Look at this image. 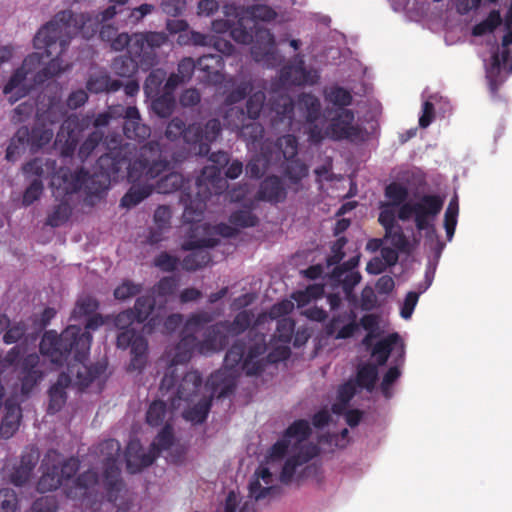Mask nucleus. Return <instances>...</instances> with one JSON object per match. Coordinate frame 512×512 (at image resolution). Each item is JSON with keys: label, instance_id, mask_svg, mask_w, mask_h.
<instances>
[{"label": "nucleus", "instance_id": "1", "mask_svg": "<svg viewBox=\"0 0 512 512\" xmlns=\"http://www.w3.org/2000/svg\"><path fill=\"white\" fill-rule=\"evenodd\" d=\"M91 343L92 335L82 333L77 325H69L59 335L53 330L44 333L39 345L41 354L58 366L67 364V372L60 373L48 391L49 413H56L65 405L70 384L74 382L83 390L105 372L102 363L87 364Z\"/></svg>", "mask_w": 512, "mask_h": 512}, {"label": "nucleus", "instance_id": "2", "mask_svg": "<svg viewBox=\"0 0 512 512\" xmlns=\"http://www.w3.org/2000/svg\"><path fill=\"white\" fill-rule=\"evenodd\" d=\"M120 142L119 136L113 137L111 143L115 145L108 146V152L98 158L97 164L107 176L119 173L127 165V177L132 186L122 197L121 206L131 208L150 196L153 190L152 185L138 182L157 178L168 170L170 162L157 141H149L141 146L134 159L130 155L135 147Z\"/></svg>", "mask_w": 512, "mask_h": 512}, {"label": "nucleus", "instance_id": "3", "mask_svg": "<svg viewBox=\"0 0 512 512\" xmlns=\"http://www.w3.org/2000/svg\"><path fill=\"white\" fill-rule=\"evenodd\" d=\"M76 21L70 10L58 12L52 20L43 25L33 38V46L41 52L33 53L24 60V65L39 61L44 56L50 59L43 69L45 76H55L63 71L60 56L68 49L75 33Z\"/></svg>", "mask_w": 512, "mask_h": 512}, {"label": "nucleus", "instance_id": "4", "mask_svg": "<svg viewBox=\"0 0 512 512\" xmlns=\"http://www.w3.org/2000/svg\"><path fill=\"white\" fill-rule=\"evenodd\" d=\"M209 161L213 164L205 166L195 180L197 197L196 200L187 205L185 212L182 214L184 223L197 224L201 222L206 210L207 200L213 194H221L226 186V181L221 177V173L222 169L229 164V154L225 151L214 152L209 156Z\"/></svg>", "mask_w": 512, "mask_h": 512}, {"label": "nucleus", "instance_id": "5", "mask_svg": "<svg viewBox=\"0 0 512 512\" xmlns=\"http://www.w3.org/2000/svg\"><path fill=\"white\" fill-rule=\"evenodd\" d=\"M230 35L234 41L240 44H250L251 56L257 63H262L268 68H274L281 63L274 35L269 29L252 24L247 17H240L232 22Z\"/></svg>", "mask_w": 512, "mask_h": 512}, {"label": "nucleus", "instance_id": "6", "mask_svg": "<svg viewBox=\"0 0 512 512\" xmlns=\"http://www.w3.org/2000/svg\"><path fill=\"white\" fill-rule=\"evenodd\" d=\"M221 131V123L216 118L208 120L204 125L193 123L186 126L181 118L174 117L166 127L165 136L171 141L182 137L196 154L206 156L210 152L211 143L221 135Z\"/></svg>", "mask_w": 512, "mask_h": 512}, {"label": "nucleus", "instance_id": "7", "mask_svg": "<svg viewBox=\"0 0 512 512\" xmlns=\"http://www.w3.org/2000/svg\"><path fill=\"white\" fill-rule=\"evenodd\" d=\"M168 35L165 32H137L131 36L126 33H118L110 47L114 51H122L127 48L128 53L138 58L142 68H151L157 64L156 50L166 44Z\"/></svg>", "mask_w": 512, "mask_h": 512}, {"label": "nucleus", "instance_id": "8", "mask_svg": "<svg viewBox=\"0 0 512 512\" xmlns=\"http://www.w3.org/2000/svg\"><path fill=\"white\" fill-rule=\"evenodd\" d=\"M266 350L264 343H254L247 348L243 340L235 341L226 352L223 372L231 378H236L241 371L247 376L260 375L266 367Z\"/></svg>", "mask_w": 512, "mask_h": 512}, {"label": "nucleus", "instance_id": "9", "mask_svg": "<svg viewBox=\"0 0 512 512\" xmlns=\"http://www.w3.org/2000/svg\"><path fill=\"white\" fill-rule=\"evenodd\" d=\"M97 178V175L91 176L84 168L72 172L69 168L61 167L52 173L50 186L56 199L65 198L82 188L90 196L101 197L107 186L105 183L98 182Z\"/></svg>", "mask_w": 512, "mask_h": 512}, {"label": "nucleus", "instance_id": "10", "mask_svg": "<svg viewBox=\"0 0 512 512\" xmlns=\"http://www.w3.org/2000/svg\"><path fill=\"white\" fill-rule=\"evenodd\" d=\"M444 199L436 194H424L417 201L408 202L398 209L397 217L407 221L413 217L418 231L434 232L438 215L443 209Z\"/></svg>", "mask_w": 512, "mask_h": 512}, {"label": "nucleus", "instance_id": "11", "mask_svg": "<svg viewBox=\"0 0 512 512\" xmlns=\"http://www.w3.org/2000/svg\"><path fill=\"white\" fill-rule=\"evenodd\" d=\"M286 459L279 480L282 484L288 485L296 476L299 483L303 478L308 477L315 468L311 465L305 466L298 474L297 471L300 467L307 464L311 459L316 457L319 453V448L315 444H305L299 448V451Z\"/></svg>", "mask_w": 512, "mask_h": 512}, {"label": "nucleus", "instance_id": "12", "mask_svg": "<svg viewBox=\"0 0 512 512\" xmlns=\"http://www.w3.org/2000/svg\"><path fill=\"white\" fill-rule=\"evenodd\" d=\"M312 429L305 419L295 420L285 430L281 439L275 442L270 448L269 455L272 459L283 458L292 448V451H299V448L305 445V442L311 435Z\"/></svg>", "mask_w": 512, "mask_h": 512}, {"label": "nucleus", "instance_id": "13", "mask_svg": "<svg viewBox=\"0 0 512 512\" xmlns=\"http://www.w3.org/2000/svg\"><path fill=\"white\" fill-rule=\"evenodd\" d=\"M279 78L283 85L313 86L318 83L320 75L316 69L306 66L303 54L297 53L280 69Z\"/></svg>", "mask_w": 512, "mask_h": 512}, {"label": "nucleus", "instance_id": "14", "mask_svg": "<svg viewBox=\"0 0 512 512\" xmlns=\"http://www.w3.org/2000/svg\"><path fill=\"white\" fill-rule=\"evenodd\" d=\"M218 243L219 240L213 237L195 239L191 236L185 240L181 248L184 251H190V254L182 260V268L191 272L207 266L211 262V255L205 248L215 247Z\"/></svg>", "mask_w": 512, "mask_h": 512}, {"label": "nucleus", "instance_id": "15", "mask_svg": "<svg viewBox=\"0 0 512 512\" xmlns=\"http://www.w3.org/2000/svg\"><path fill=\"white\" fill-rule=\"evenodd\" d=\"M118 348H131L129 371H141L147 361L148 342L141 332L135 328L119 330L116 339Z\"/></svg>", "mask_w": 512, "mask_h": 512}, {"label": "nucleus", "instance_id": "16", "mask_svg": "<svg viewBox=\"0 0 512 512\" xmlns=\"http://www.w3.org/2000/svg\"><path fill=\"white\" fill-rule=\"evenodd\" d=\"M200 341L196 335L192 333H185L182 335L180 341L174 347V354L171 359V365L167 373L160 383V390L162 392H169L177 382V376L174 374L175 369L172 367L178 364H186L190 361L192 354L196 348L199 349Z\"/></svg>", "mask_w": 512, "mask_h": 512}, {"label": "nucleus", "instance_id": "17", "mask_svg": "<svg viewBox=\"0 0 512 512\" xmlns=\"http://www.w3.org/2000/svg\"><path fill=\"white\" fill-rule=\"evenodd\" d=\"M355 114L351 109H341L333 116L325 129V135L331 140L340 141L357 138L360 134L354 125Z\"/></svg>", "mask_w": 512, "mask_h": 512}, {"label": "nucleus", "instance_id": "18", "mask_svg": "<svg viewBox=\"0 0 512 512\" xmlns=\"http://www.w3.org/2000/svg\"><path fill=\"white\" fill-rule=\"evenodd\" d=\"M229 126L232 130L239 131L240 136L247 142L248 145H252L256 148L257 145H261L263 142L264 128L258 122H250L244 124L245 113L243 109L231 108L225 116Z\"/></svg>", "mask_w": 512, "mask_h": 512}, {"label": "nucleus", "instance_id": "19", "mask_svg": "<svg viewBox=\"0 0 512 512\" xmlns=\"http://www.w3.org/2000/svg\"><path fill=\"white\" fill-rule=\"evenodd\" d=\"M157 191L161 194H170L176 191H180V201L184 204V210L191 201L196 200L197 188L195 192L191 191L190 180L186 179L182 174L178 172H171L162 177L157 182ZM185 211H183L184 213Z\"/></svg>", "mask_w": 512, "mask_h": 512}, {"label": "nucleus", "instance_id": "20", "mask_svg": "<svg viewBox=\"0 0 512 512\" xmlns=\"http://www.w3.org/2000/svg\"><path fill=\"white\" fill-rule=\"evenodd\" d=\"M112 111L119 112V117L124 118L123 132L126 138L142 141L150 136V128L141 122L139 110L135 106L116 105Z\"/></svg>", "mask_w": 512, "mask_h": 512}, {"label": "nucleus", "instance_id": "21", "mask_svg": "<svg viewBox=\"0 0 512 512\" xmlns=\"http://www.w3.org/2000/svg\"><path fill=\"white\" fill-rule=\"evenodd\" d=\"M40 358L36 353L28 354L19 363L18 378L22 395L28 396L42 380L44 374L39 368Z\"/></svg>", "mask_w": 512, "mask_h": 512}, {"label": "nucleus", "instance_id": "22", "mask_svg": "<svg viewBox=\"0 0 512 512\" xmlns=\"http://www.w3.org/2000/svg\"><path fill=\"white\" fill-rule=\"evenodd\" d=\"M356 319L357 315L352 309L335 314L325 325V333L337 340L351 338L359 329Z\"/></svg>", "mask_w": 512, "mask_h": 512}, {"label": "nucleus", "instance_id": "23", "mask_svg": "<svg viewBox=\"0 0 512 512\" xmlns=\"http://www.w3.org/2000/svg\"><path fill=\"white\" fill-rule=\"evenodd\" d=\"M204 338L200 341L199 352L210 354L223 350L229 343L230 330L223 321L210 325L204 332Z\"/></svg>", "mask_w": 512, "mask_h": 512}, {"label": "nucleus", "instance_id": "24", "mask_svg": "<svg viewBox=\"0 0 512 512\" xmlns=\"http://www.w3.org/2000/svg\"><path fill=\"white\" fill-rule=\"evenodd\" d=\"M294 102L289 97H279L271 103V126L278 131L291 129L294 120Z\"/></svg>", "mask_w": 512, "mask_h": 512}, {"label": "nucleus", "instance_id": "25", "mask_svg": "<svg viewBox=\"0 0 512 512\" xmlns=\"http://www.w3.org/2000/svg\"><path fill=\"white\" fill-rule=\"evenodd\" d=\"M202 386V376L198 371L187 372L181 379L176 397L171 400L173 408H179L180 402L194 403L199 397V391Z\"/></svg>", "mask_w": 512, "mask_h": 512}, {"label": "nucleus", "instance_id": "26", "mask_svg": "<svg viewBox=\"0 0 512 512\" xmlns=\"http://www.w3.org/2000/svg\"><path fill=\"white\" fill-rule=\"evenodd\" d=\"M126 468L131 474L141 472L144 468L149 467L158 458L154 451L149 450L145 452L141 444L137 442H130L126 449Z\"/></svg>", "mask_w": 512, "mask_h": 512}, {"label": "nucleus", "instance_id": "27", "mask_svg": "<svg viewBox=\"0 0 512 512\" xmlns=\"http://www.w3.org/2000/svg\"><path fill=\"white\" fill-rule=\"evenodd\" d=\"M275 159L272 141L264 140L260 145L259 153L255 154L246 165L247 175L253 179H260Z\"/></svg>", "mask_w": 512, "mask_h": 512}, {"label": "nucleus", "instance_id": "28", "mask_svg": "<svg viewBox=\"0 0 512 512\" xmlns=\"http://www.w3.org/2000/svg\"><path fill=\"white\" fill-rule=\"evenodd\" d=\"M287 197V190L279 176L270 175L264 178L256 193V198L270 204L284 202Z\"/></svg>", "mask_w": 512, "mask_h": 512}, {"label": "nucleus", "instance_id": "29", "mask_svg": "<svg viewBox=\"0 0 512 512\" xmlns=\"http://www.w3.org/2000/svg\"><path fill=\"white\" fill-rule=\"evenodd\" d=\"M38 461L39 452L36 449L23 452L19 464L10 473V482L18 487L24 486L30 480Z\"/></svg>", "mask_w": 512, "mask_h": 512}, {"label": "nucleus", "instance_id": "30", "mask_svg": "<svg viewBox=\"0 0 512 512\" xmlns=\"http://www.w3.org/2000/svg\"><path fill=\"white\" fill-rule=\"evenodd\" d=\"M22 412L20 405L14 399L4 403V416L0 424V434L3 439H9L18 430Z\"/></svg>", "mask_w": 512, "mask_h": 512}, {"label": "nucleus", "instance_id": "31", "mask_svg": "<svg viewBox=\"0 0 512 512\" xmlns=\"http://www.w3.org/2000/svg\"><path fill=\"white\" fill-rule=\"evenodd\" d=\"M52 460L54 465L58 468L59 476L64 484V490L66 487H70L69 483L72 484L73 477L76 475L80 468V461L75 457L62 460L61 455L55 450H49L46 454V461Z\"/></svg>", "mask_w": 512, "mask_h": 512}, {"label": "nucleus", "instance_id": "32", "mask_svg": "<svg viewBox=\"0 0 512 512\" xmlns=\"http://www.w3.org/2000/svg\"><path fill=\"white\" fill-rule=\"evenodd\" d=\"M97 482V473L93 470H87L72 480L70 487H66L65 494L71 499H81L87 495L88 490L94 487Z\"/></svg>", "mask_w": 512, "mask_h": 512}, {"label": "nucleus", "instance_id": "33", "mask_svg": "<svg viewBox=\"0 0 512 512\" xmlns=\"http://www.w3.org/2000/svg\"><path fill=\"white\" fill-rule=\"evenodd\" d=\"M43 473L37 482V491L40 493L55 491L64 484L59 476L58 468L52 460L46 461V456L42 460Z\"/></svg>", "mask_w": 512, "mask_h": 512}, {"label": "nucleus", "instance_id": "34", "mask_svg": "<svg viewBox=\"0 0 512 512\" xmlns=\"http://www.w3.org/2000/svg\"><path fill=\"white\" fill-rule=\"evenodd\" d=\"M26 77L27 71L24 66H22L13 72L3 87V93L5 95H9V101L11 103L18 101L27 95L28 88L25 85Z\"/></svg>", "mask_w": 512, "mask_h": 512}, {"label": "nucleus", "instance_id": "35", "mask_svg": "<svg viewBox=\"0 0 512 512\" xmlns=\"http://www.w3.org/2000/svg\"><path fill=\"white\" fill-rule=\"evenodd\" d=\"M296 106L303 113L307 123H314L320 118L321 102L314 94L300 93L297 96Z\"/></svg>", "mask_w": 512, "mask_h": 512}, {"label": "nucleus", "instance_id": "36", "mask_svg": "<svg viewBox=\"0 0 512 512\" xmlns=\"http://www.w3.org/2000/svg\"><path fill=\"white\" fill-rule=\"evenodd\" d=\"M122 82L111 79L107 73L92 74L86 83V88L91 93L116 92L122 87Z\"/></svg>", "mask_w": 512, "mask_h": 512}, {"label": "nucleus", "instance_id": "37", "mask_svg": "<svg viewBox=\"0 0 512 512\" xmlns=\"http://www.w3.org/2000/svg\"><path fill=\"white\" fill-rule=\"evenodd\" d=\"M378 368L373 363L360 364L357 367L355 379L359 388L372 392L378 381Z\"/></svg>", "mask_w": 512, "mask_h": 512}, {"label": "nucleus", "instance_id": "38", "mask_svg": "<svg viewBox=\"0 0 512 512\" xmlns=\"http://www.w3.org/2000/svg\"><path fill=\"white\" fill-rule=\"evenodd\" d=\"M272 145L275 160H277L281 154L285 160L290 161L298 154V140L292 134L279 137L276 142H272Z\"/></svg>", "mask_w": 512, "mask_h": 512}, {"label": "nucleus", "instance_id": "39", "mask_svg": "<svg viewBox=\"0 0 512 512\" xmlns=\"http://www.w3.org/2000/svg\"><path fill=\"white\" fill-rule=\"evenodd\" d=\"M57 162L54 159L34 158L23 165L22 170L26 175L36 176V179L41 177H51L52 173L56 170Z\"/></svg>", "mask_w": 512, "mask_h": 512}, {"label": "nucleus", "instance_id": "40", "mask_svg": "<svg viewBox=\"0 0 512 512\" xmlns=\"http://www.w3.org/2000/svg\"><path fill=\"white\" fill-rule=\"evenodd\" d=\"M27 145L32 152H36L48 145L54 136V131L45 124H37L31 130L28 128Z\"/></svg>", "mask_w": 512, "mask_h": 512}, {"label": "nucleus", "instance_id": "41", "mask_svg": "<svg viewBox=\"0 0 512 512\" xmlns=\"http://www.w3.org/2000/svg\"><path fill=\"white\" fill-rule=\"evenodd\" d=\"M400 340L398 333H391L384 339L379 340L371 350V355L376 358L377 368L387 363L393 347Z\"/></svg>", "mask_w": 512, "mask_h": 512}, {"label": "nucleus", "instance_id": "42", "mask_svg": "<svg viewBox=\"0 0 512 512\" xmlns=\"http://www.w3.org/2000/svg\"><path fill=\"white\" fill-rule=\"evenodd\" d=\"M118 461H103L104 466V484L110 497L114 493L120 492L123 486V481L120 477V469L118 467Z\"/></svg>", "mask_w": 512, "mask_h": 512}, {"label": "nucleus", "instance_id": "43", "mask_svg": "<svg viewBox=\"0 0 512 512\" xmlns=\"http://www.w3.org/2000/svg\"><path fill=\"white\" fill-rule=\"evenodd\" d=\"M194 402L193 407H190L183 412V417L194 424H201L203 423L209 414L211 405H212V399L206 396L198 397Z\"/></svg>", "mask_w": 512, "mask_h": 512}, {"label": "nucleus", "instance_id": "44", "mask_svg": "<svg viewBox=\"0 0 512 512\" xmlns=\"http://www.w3.org/2000/svg\"><path fill=\"white\" fill-rule=\"evenodd\" d=\"M324 98L328 103L337 107L339 110L348 109L347 107L353 102L351 91L339 85L326 88L324 90Z\"/></svg>", "mask_w": 512, "mask_h": 512}, {"label": "nucleus", "instance_id": "45", "mask_svg": "<svg viewBox=\"0 0 512 512\" xmlns=\"http://www.w3.org/2000/svg\"><path fill=\"white\" fill-rule=\"evenodd\" d=\"M28 127L22 126L18 128L14 136L11 138L9 145L6 149V159L8 161H16L21 153L28 147Z\"/></svg>", "mask_w": 512, "mask_h": 512}, {"label": "nucleus", "instance_id": "46", "mask_svg": "<svg viewBox=\"0 0 512 512\" xmlns=\"http://www.w3.org/2000/svg\"><path fill=\"white\" fill-rule=\"evenodd\" d=\"M149 98L152 99L151 109L157 116L168 118L173 113L176 105L174 94L163 92L155 97Z\"/></svg>", "mask_w": 512, "mask_h": 512}, {"label": "nucleus", "instance_id": "47", "mask_svg": "<svg viewBox=\"0 0 512 512\" xmlns=\"http://www.w3.org/2000/svg\"><path fill=\"white\" fill-rule=\"evenodd\" d=\"M167 77L165 70L152 69L144 82V92L147 97H155L163 92V83Z\"/></svg>", "mask_w": 512, "mask_h": 512}, {"label": "nucleus", "instance_id": "48", "mask_svg": "<svg viewBox=\"0 0 512 512\" xmlns=\"http://www.w3.org/2000/svg\"><path fill=\"white\" fill-rule=\"evenodd\" d=\"M254 317L255 315L251 310H242L236 314L233 321L223 320V322L234 337L244 333L251 326Z\"/></svg>", "mask_w": 512, "mask_h": 512}, {"label": "nucleus", "instance_id": "49", "mask_svg": "<svg viewBox=\"0 0 512 512\" xmlns=\"http://www.w3.org/2000/svg\"><path fill=\"white\" fill-rule=\"evenodd\" d=\"M139 65L141 66L138 58L129 54L116 57L113 60L112 68L117 75L121 77H130L137 71Z\"/></svg>", "mask_w": 512, "mask_h": 512}, {"label": "nucleus", "instance_id": "50", "mask_svg": "<svg viewBox=\"0 0 512 512\" xmlns=\"http://www.w3.org/2000/svg\"><path fill=\"white\" fill-rule=\"evenodd\" d=\"M174 443V432L171 424L166 423L159 431L150 448L159 457L162 451L168 450Z\"/></svg>", "mask_w": 512, "mask_h": 512}, {"label": "nucleus", "instance_id": "51", "mask_svg": "<svg viewBox=\"0 0 512 512\" xmlns=\"http://www.w3.org/2000/svg\"><path fill=\"white\" fill-rule=\"evenodd\" d=\"M155 304L156 301L152 295H144L136 299L132 309L138 324L144 323L149 318L155 308Z\"/></svg>", "mask_w": 512, "mask_h": 512}, {"label": "nucleus", "instance_id": "52", "mask_svg": "<svg viewBox=\"0 0 512 512\" xmlns=\"http://www.w3.org/2000/svg\"><path fill=\"white\" fill-rule=\"evenodd\" d=\"M384 195L387 199L390 200V202H387L388 204H391L393 207H401L404 203H407L406 200L409 197V191L408 188L398 182H391L385 187Z\"/></svg>", "mask_w": 512, "mask_h": 512}, {"label": "nucleus", "instance_id": "53", "mask_svg": "<svg viewBox=\"0 0 512 512\" xmlns=\"http://www.w3.org/2000/svg\"><path fill=\"white\" fill-rule=\"evenodd\" d=\"M72 214V208L66 200L56 205L53 211L48 215L46 219V225L51 227H59L66 223Z\"/></svg>", "mask_w": 512, "mask_h": 512}, {"label": "nucleus", "instance_id": "54", "mask_svg": "<svg viewBox=\"0 0 512 512\" xmlns=\"http://www.w3.org/2000/svg\"><path fill=\"white\" fill-rule=\"evenodd\" d=\"M223 65V58L219 54L203 55L197 60V67L209 76L218 74Z\"/></svg>", "mask_w": 512, "mask_h": 512}, {"label": "nucleus", "instance_id": "55", "mask_svg": "<svg viewBox=\"0 0 512 512\" xmlns=\"http://www.w3.org/2000/svg\"><path fill=\"white\" fill-rule=\"evenodd\" d=\"M459 212V205L457 197L450 200L448 207L444 214V228L448 240H451L456 229L457 217Z\"/></svg>", "mask_w": 512, "mask_h": 512}, {"label": "nucleus", "instance_id": "56", "mask_svg": "<svg viewBox=\"0 0 512 512\" xmlns=\"http://www.w3.org/2000/svg\"><path fill=\"white\" fill-rule=\"evenodd\" d=\"M167 407L161 400L153 401L146 413V422L150 426L158 427L163 424L166 417Z\"/></svg>", "mask_w": 512, "mask_h": 512}, {"label": "nucleus", "instance_id": "57", "mask_svg": "<svg viewBox=\"0 0 512 512\" xmlns=\"http://www.w3.org/2000/svg\"><path fill=\"white\" fill-rule=\"evenodd\" d=\"M177 41L180 45L210 47L211 41H213V35L192 30L183 34H179Z\"/></svg>", "mask_w": 512, "mask_h": 512}, {"label": "nucleus", "instance_id": "58", "mask_svg": "<svg viewBox=\"0 0 512 512\" xmlns=\"http://www.w3.org/2000/svg\"><path fill=\"white\" fill-rule=\"evenodd\" d=\"M247 14V18L252 20V24H257V21L270 22L277 16L274 9L264 4H256L248 7Z\"/></svg>", "mask_w": 512, "mask_h": 512}, {"label": "nucleus", "instance_id": "59", "mask_svg": "<svg viewBox=\"0 0 512 512\" xmlns=\"http://www.w3.org/2000/svg\"><path fill=\"white\" fill-rule=\"evenodd\" d=\"M229 222L234 227L249 228L255 227L259 219L251 210H237L230 215Z\"/></svg>", "mask_w": 512, "mask_h": 512}, {"label": "nucleus", "instance_id": "60", "mask_svg": "<svg viewBox=\"0 0 512 512\" xmlns=\"http://www.w3.org/2000/svg\"><path fill=\"white\" fill-rule=\"evenodd\" d=\"M103 132L96 130L91 132L85 141L80 145L78 157L84 162L103 140Z\"/></svg>", "mask_w": 512, "mask_h": 512}, {"label": "nucleus", "instance_id": "61", "mask_svg": "<svg viewBox=\"0 0 512 512\" xmlns=\"http://www.w3.org/2000/svg\"><path fill=\"white\" fill-rule=\"evenodd\" d=\"M213 317L212 314L206 311L197 312L191 314L189 318L185 322L184 332L185 333H195L203 327L205 324L212 322Z\"/></svg>", "mask_w": 512, "mask_h": 512}, {"label": "nucleus", "instance_id": "62", "mask_svg": "<svg viewBox=\"0 0 512 512\" xmlns=\"http://www.w3.org/2000/svg\"><path fill=\"white\" fill-rule=\"evenodd\" d=\"M266 100L265 92L256 91L251 94L246 102V111L249 119L256 120L263 109Z\"/></svg>", "mask_w": 512, "mask_h": 512}, {"label": "nucleus", "instance_id": "63", "mask_svg": "<svg viewBox=\"0 0 512 512\" xmlns=\"http://www.w3.org/2000/svg\"><path fill=\"white\" fill-rule=\"evenodd\" d=\"M295 329V322L287 317L278 320L274 337L284 344L291 342Z\"/></svg>", "mask_w": 512, "mask_h": 512}, {"label": "nucleus", "instance_id": "64", "mask_svg": "<svg viewBox=\"0 0 512 512\" xmlns=\"http://www.w3.org/2000/svg\"><path fill=\"white\" fill-rule=\"evenodd\" d=\"M285 175L293 184H298L308 175L307 166L298 159H291L285 168Z\"/></svg>", "mask_w": 512, "mask_h": 512}]
</instances>
